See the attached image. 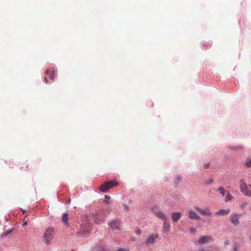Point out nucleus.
I'll return each mask as SVG.
<instances>
[{
	"label": "nucleus",
	"instance_id": "10",
	"mask_svg": "<svg viewBox=\"0 0 251 251\" xmlns=\"http://www.w3.org/2000/svg\"><path fill=\"white\" fill-rule=\"evenodd\" d=\"M111 228L113 230H119L121 229V223L119 220H114L110 223Z\"/></svg>",
	"mask_w": 251,
	"mask_h": 251
},
{
	"label": "nucleus",
	"instance_id": "22",
	"mask_svg": "<svg viewBox=\"0 0 251 251\" xmlns=\"http://www.w3.org/2000/svg\"><path fill=\"white\" fill-rule=\"evenodd\" d=\"M189 231L191 233H194L197 231V229L193 227H190L189 228Z\"/></svg>",
	"mask_w": 251,
	"mask_h": 251
},
{
	"label": "nucleus",
	"instance_id": "20",
	"mask_svg": "<svg viewBox=\"0 0 251 251\" xmlns=\"http://www.w3.org/2000/svg\"><path fill=\"white\" fill-rule=\"evenodd\" d=\"M218 190L223 196L225 195V190L223 187H219Z\"/></svg>",
	"mask_w": 251,
	"mask_h": 251
},
{
	"label": "nucleus",
	"instance_id": "29",
	"mask_svg": "<svg viewBox=\"0 0 251 251\" xmlns=\"http://www.w3.org/2000/svg\"><path fill=\"white\" fill-rule=\"evenodd\" d=\"M198 251H205V250L203 248H200Z\"/></svg>",
	"mask_w": 251,
	"mask_h": 251
},
{
	"label": "nucleus",
	"instance_id": "23",
	"mask_svg": "<svg viewBox=\"0 0 251 251\" xmlns=\"http://www.w3.org/2000/svg\"><path fill=\"white\" fill-rule=\"evenodd\" d=\"M135 233L137 235H139L140 236L142 234V231L140 229L136 228L135 230Z\"/></svg>",
	"mask_w": 251,
	"mask_h": 251
},
{
	"label": "nucleus",
	"instance_id": "16",
	"mask_svg": "<svg viewBox=\"0 0 251 251\" xmlns=\"http://www.w3.org/2000/svg\"><path fill=\"white\" fill-rule=\"evenodd\" d=\"M91 228L90 224L85 225V226H83L80 230V232L82 234H86L90 232Z\"/></svg>",
	"mask_w": 251,
	"mask_h": 251
},
{
	"label": "nucleus",
	"instance_id": "32",
	"mask_svg": "<svg viewBox=\"0 0 251 251\" xmlns=\"http://www.w3.org/2000/svg\"><path fill=\"white\" fill-rule=\"evenodd\" d=\"M105 198H106V199H110V197H109V196H107V195H105Z\"/></svg>",
	"mask_w": 251,
	"mask_h": 251
},
{
	"label": "nucleus",
	"instance_id": "18",
	"mask_svg": "<svg viewBox=\"0 0 251 251\" xmlns=\"http://www.w3.org/2000/svg\"><path fill=\"white\" fill-rule=\"evenodd\" d=\"M233 199L232 196L229 193L227 192L226 197L225 199V201L227 202L231 201Z\"/></svg>",
	"mask_w": 251,
	"mask_h": 251
},
{
	"label": "nucleus",
	"instance_id": "6",
	"mask_svg": "<svg viewBox=\"0 0 251 251\" xmlns=\"http://www.w3.org/2000/svg\"><path fill=\"white\" fill-rule=\"evenodd\" d=\"M156 207V205H154L151 207V209L153 210V213L155 215V216L159 219L162 220L164 221H167V217L164 214V213L161 211L156 210L155 209Z\"/></svg>",
	"mask_w": 251,
	"mask_h": 251
},
{
	"label": "nucleus",
	"instance_id": "30",
	"mask_svg": "<svg viewBox=\"0 0 251 251\" xmlns=\"http://www.w3.org/2000/svg\"><path fill=\"white\" fill-rule=\"evenodd\" d=\"M103 201L106 204L109 203V201L108 200H105Z\"/></svg>",
	"mask_w": 251,
	"mask_h": 251
},
{
	"label": "nucleus",
	"instance_id": "5",
	"mask_svg": "<svg viewBox=\"0 0 251 251\" xmlns=\"http://www.w3.org/2000/svg\"><path fill=\"white\" fill-rule=\"evenodd\" d=\"M45 74V80L47 82L53 80L55 77V69L52 68L47 70Z\"/></svg>",
	"mask_w": 251,
	"mask_h": 251
},
{
	"label": "nucleus",
	"instance_id": "31",
	"mask_svg": "<svg viewBox=\"0 0 251 251\" xmlns=\"http://www.w3.org/2000/svg\"><path fill=\"white\" fill-rule=\"evenodd\" d=\"M27 224V222L26 221H25V222H24L23 224V226H26Z\"/></svg>",
	"mask_w": 251,
	"mask_h": 251
},
{
	"label": "nucleus",
	"instance_id": "34",
	"mask_svg": "<svg viewBox=\"0 0 251 251\" xmlns=\"http://www.w3.org/2000/svg\"><path fill=\"white\" fill-rule=\"evenodd\" d=\"M249 187H251V185H249Z\"/></svg>",
	"mask_w": 251,
	"mask_h": 251
},
{
	"label": "nucleus",
	"instance_id": "15",
	"mask_svg": "<svg viewBox=\"0 0 251 251\" xmlns=\"http://www.w3.org/2000/svg\"><path fill=\"white\" fill-rule=\"evenodd\" d=\"M181 214L179 212H175L172 213V219L174 222H177L181 218Z\"/></svg>",
	"mask_w": 251,
	"mask_h": 251
},
{
	"label": "nucleus",
	"instance_id": "12",
	"mask_svg": "<svg viewBox=\"0 0 251 251\" xmlns=\"http://www.w3.org/2000/svg\"><path fill=\"white\" fill-rule=\"evenodd\" d=\"M188 216L191 219L199 220L200 217L194 210L191 209L188 211Z\"/></svg>",
	"mask_w": 251,
	"mask_h": 251
},
{
	"label": "nucleus",
	"instance_id": "25",
	"mask_svg": "<svg viewBox=\"0 0 251 251\" xmlns=\"http://www.w3.org/2000/svg\"><path fill=\"white\" fill-rule=\"evenodd\" d=\"M123 209L124 211H128L129 209H128V206L126 204H124L123 205Z\"/></svg>",
	"mask_w": 251,
	"mask_h": 251
},
{
	"label": "nucleus",
	"instance_id": "26",
	"mask_svg": "<svg viewBox=\"0 0 251 251\" xmlns=\"http://www.w3.org/2000/svg\"><path fill=\"white\" fill-rule=\"evenodd\" d=\"M203 168H204L207 169L209 166V163H205L203 164Z\"/></svg>",
	"mask_w": 251,
	"mask_h": 251
},
{
	"label": "nucleus",
	"instance_id": "14",
	"mask_svg": "<svg viewBox=\"0 0 251 251\" xmlns=\"http://www.w3.org/2000/svg\"><path fill=\"white\" fill-rule=\"evenodd\" d=\"M171 226L169 222L165 221L163 225V232L164 233H168L170 231Z\"/></svg>",
	"mask_w": 251,
	"mask_h": 251
},
{
	"label": "nucleus",
	"instance_id": "9",
	"mask_svg": "<svg viewBox=\"0 0 251 251\" xmlns=\"http://www.w3.org/2000/svg\"><path fill=\"white\" fill-rule=\"evenodd\" d=\"M194 208L201 215L203 216H210L212 213L208 208H206L204 209H201L198 206L194 207Z\"/></svg>",
	"mask_w": 251,
	"mask_h": 251
},
{
	"label": "nucleus",
	"instance_id": "11",
	"mask_svg": "<svg viewBox=\"0 0 251 251\" xmlns=\"http://www.w3.org/2000/svg\"><path fill=\"white\" fill-rule=\"evenodd\" d=\"M212 240V237L208 236H201L198 240V243L200 244H205Z\"/></svg>",
	"mask_w": 251,
	"mask_h": 251
},
{
	"label": "nucleus",
	"instance_id": "2",
	"mask_svg": "<svg viewBox=\"0 0 251 251\" xmlns=\"http://www.w3.org/2000/svg\"><path fill=\"white\" fill-rule=\"evenodd\" d=\"M119 183L115 180L105 182L100 186V190L102 192H106L113 187L117 186Z\"/></svg>",
	"mask_w": 251,
	"mask_h": 251
},
{
	"label": "nucleus",
	"instance_id": "7",
	"mask_svg": "<svg viewBox=\"0 0 251 251\" xmlns=\"http://www.w3.org/2000/svg\"><path fill=\"white\" fill-rule=\"evenodd\" d=\"M158 238V234L157 233L150 234L147 236V238L145 241V243L147 245L153 244L155 242V240Z\"/></svg>",
	"mask_w": 251,
	"mask_h": 251
},
{
	"label": "nucleus",
	"instance_id": "13",
	"mask_svg": "<svg viewBox=\"0 0 251 251\" xmlns=\"http://www.w3.org/2000/svg\"><path fill=\"white\" fill-rule=\"evenodd\" d=\"M230 210L229 208H227L226 209H221L219 211L216 212L215 213V215L216 216H226L229 214L230 213Z\"/></svg>",
	"mask_w": 251,
	"mask_h": 251
},
{
	"label": "nucleus",
	"instance_id": "27",
	"mask_svg": "<svg viewBox=\"0 0 251 251\" xmlns=\"http://www.w3.org/2000/svg\"><path fill=\"white\" fill-rule=\"evenodd\" d=\"M232 149H234V150H240L242 149V147L240 146V147H233V148H232Z\"/></svg>",
	"mask_w": 251,
	"mask_h": 251
},
{
	"label": "nucleus",
	"instance_id": "17",
	"mask_svg": "<svg viewBox=\"0 0 251 251\" xmlns=\"http://www.w3.org/2000/svg\"><path fill=\"white\" fill-rule=\"evenodd\" d=\"M68 214L66 213H63L62 215V222L66 226H68Z\"/></svg>",
	"mask_w": 251,
	"mask_h": 251
},
{
	"label": "nucleus",
	"instance_id": "8",
	"mask_svg": "<svg viewBox=\"0 0 251 251\" xmlns=\"http://www.w3.org/2000/svg\"><path fill=\"white\" fill-rule=\"evenodd\" d=\"M240 182L241 183L240 186L241 191L245 195L251 197V190L248 189L246 183L243 180H241Z\"/></svg>",
	"mask_w": 251,
	"mask_h": 251
},
{
	"label": "nucleus",
	"instance_id": "1",
	"mask_svg": "<svg viewBox=\"0 0 251 251\" xmlns=\"http://www.w3.org/2000/svg\"><path fill=\"white\" fill-rule=\"evenodd\" d=\"M55 235V230L53 227H48L42 236V241L46 244H50Z\"/></svg>",
	"mask_w": 251,
	"mask_h": 251
},
{
	"label": "nucleus",
	"instance_id": "21",
	"mask_svg": "<svg viewBox=\"0 0 251 251\" xmlns=\"http://www.w3.org/2000/svg\"><path fill=\"white\" fill-rule=\"evenodd\" d=\"M213 181H214L213 179L212 178H210L209 180L205 181L204 182V184L206 185L210 184L212 183L213 182Z\"/></svg>",
	"mask_w": 251,
	"mask_h": 251
},
{
	"label": "nucleus",
	"instance_id": "3",
	"mask_svg": "<svg viewBox=\"0 0 251 251\" xmlns=\"http://www.w3.org/2000/svg\"><path fill=\"white\" fill-rule=\"evenodd\" d=\"M105 218V215L104 212L100 211L94 215L93 220L96 223L101 224L104 221Z\"/></svg>",
	"mask_w": 251,
	"mask_h": 251
},
{
	"label": "nucleus",
	"instance_id": "4",
	"mask_svg": "<svg viewBox=\"0 0 251 251\" xmlns=\"http://www.w3.org/2000/svg\"><path fill=\"white\" fill-rule=\"evenodd\" d=\"M241 215L237 213H232L229 216V221L234 226H237L240 224L239 219Z\"/></svg>",
	"mask_w": 251,
	"mask_h": 251
},
{
	"label": "nucleus",
	"instance_id": "33",
	"mask_svg": "<svg viewBox=\"0 0 251 251\" xmlns=\"http://www.w3.org/2000/svg\"><path fill=\"white\" fill-rule=\"evenodd\" d=\"M233 251H237L236 247H235Z\"/></svg>",
	"mask_w": 251,
	"mask_h": 251
},
{
	"label": "nucleus",
	"instance_id": "19",
	"mask_svg": "<svg viewBox=\"0 0 251 251\" xmlns=\"http://www.w3.org/2000/svg\"><path fill=\"white\" fill-rule=\"evenodd\" d=\"M245 165L248 168L251 167V158H247L245 162Z\"/></svg>",
	"mask_w": 251,
	"mask_h": 251
},
{
	"label": "nucleus",
	"instance_id": "24",
	"mask_svg": "<svg viewBox=\"0 0 251 251\" xmlns=\"http://www.w3.org/2000/svg\"><path fill=\"white\" fill-rule=\"evenodd\" d=\"M116 251H129V250L121 248L120 247H118L116 249Z\"/></svg>",
	"mask_w": 251,
	"mask_h": 251
},
{
	"label": "nucleus",
	"instance_id": "28",
	"mask_svg": "<svg viewBox=\"0 0 251 251\" xmlns=\"http://www.w3.org/2000/svg\"><path fill=\"white\" fill-rule=\"evenodd\" d=\"M176 178L178 181H181V176L180 175H178L176 176Z\"/></svg>",
	"mask_w": 251,
	"mask_h": 251
}]
</instances>
